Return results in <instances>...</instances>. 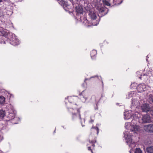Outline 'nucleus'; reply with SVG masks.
Listing matches in <instances>:
<instances>
[{
  "label": "nucleus",
  "instance_id": "obj_1",
  "mask_svg": "<svg viewBox=\"0 0 153 153\" xmlns=\"http://www.w3.org/2000/svg\"><path fill=\"white\" fill-rule=\"evenodd\" d=\"M124 118L126 120H128L130 118L132 119L131 122V128L130 132L125 131L123 132L124 137L126 140V142L129 147H132V145H134L135 142L132 139L131 133L133 132L134 133H138L141 130V128L137 125V120L139 119V115L140 114L137 112H134L133 110H130L128 111H126L124 113Z\"/></svg>",
  "mask_w": 153,
  "mask_h": 153
},
{
  "label": "nucleus",
  "instance_id": "obj_2",
  "mask_svg": "<svg viewBox=\"0 0 153 153\" xmlns=\"http://www.w3.org/2000/svg\"><path fill=\"white\" fill-rule=\"evenodd\" d=\"M97 9L99 12V14L94 11H90L89 15L91 20H94L97 17V16L100 18L106 15L108 11V10L103 5L99 4L97 7Z\"/></svg>",
  "mask_w": 153,
  "mask_h": 153
},
{
  "label": "nucleus",
  "instance_id": "obj_3",
  "mask_svg": "<svg viewBox=\"0 0 153 153\" xmlns=\"http://www.w3.org/2000/svg\"><path fill=\"white\" fill-rule=\"evenodd\" d=\"M76 19L77 20L82 22L83 25H86L88 23V21L85 15L86 13L83 11L81 7L76 6Z\"/></svg>",
  "mask_w": 153,
  "mask_h": 153
},
{
  "label": "nucleus",
  "instance_id": "obj_4",
  "mask_svg": "<svg viewBox=\"0 0 153 153\" xmlns=\"http://www.w3.org/2000/svg\"><path fill=\"white\" fill-rule=\"evenodd\" d=\"M7 42L14 46L18 45L19 44V42L18 39L16 38V37L14 34H13L12 35V38L11 40L8 39L7 40Z\"/></svg>",
  "mask_w": 153,
  "mask_h": 153
},
{
  "label": "nucleus",
  "instance_id": "obj_5",
  "mask_svg": "<svg viewBox=\"0 0 153 153\" xmlns=\"http://www.w3.org/2000/svg\"><path fill=\"white\" fill-rule=\"evenodd\" d=\"M152 74L150 72L149 73H146L145 74L143 73V74L139 76V78L141 79H143L146 82L149 81L150 79V76Z\"/></svg>",
  "mask_w": 153,
  "mask_h": 153
},
{
  "label": "nucleus",
  "instance_id": "obj_6",
  "mask_svg": "<svg viewBox=\"0 0 153 153\" xmlns=\"http://www.w3.org/2000/svg\"><path fill=\"white\" fill-rule=\"evenodd\" d=\"M150 87L148 85H146L144 84H141L137 87V89L140 92L149 90Z\"/></svg>",
  "mask_w": 153,
  "mask_h": 153
},
{
  "label": "nucleus",
  "instance_id": "obj_7",
  "mask_svg": "<svg viewBox=\"0 0 153 153\" xmlns=\"http://www.w3.org/2000/svg\"><path fill=\"white\" fill-rule=\"evenodd\" d=\"M141 120L142 122H140L139 118L137 120L139 123H149L151 121L150 117L149 115L147 114L143 116L141 118Z\"/></svg>",
  "mask_w": 153,
  "mask_h": 153
},
{
  "label": "nucleus",
  "instance_id": "obj_8",
  "mask_svg": "<svg viewBox=\"0 0 153 153\" xmlns=\"http://www.w3.org/2000/svg\"><path fill=\"white\" fill-rule=\"evenodd\" d=\"M57 1L59 4L62 6L65 10L66 11L68 10V7L69 6V5L68 4L67 2L63 0L58 1Z\"/></svg>",
  "mask_w": 153,
  "mask_h": 153
},
{
  "label": "nucleus",
  "instance_id": "obj_9",
  "mask_svg": "<svg viewBox=\"0 0 153 153\" xmlns=\"http://www.w3.org/2000/svg\"><path fill=\"white\" fill-rule=\"evenodd\" d=\"M142 112H147L151 110V108L149 105L148 104L144 103L141 106Z\"/></svg>",
  "mask_w": 153,
  "mask_h": 153
},
{
  "label": "nucleus",
  "instance_id": "obj_10",
  "mask_svg": "<svg viewBox=\"0 0 153 153\" xmlns=\"http://www.w3.org/2000/svg\"><path fill=\"white\" fill-rule=\"evenodd\" d=\"M140 105V102L139 100L135 99H132L131 102V109L137 107Z\"/></svg>",
  "mask_w": 153,
  "mask_h": 153
},
{
  "label": "nucleus",
  "instance_id": "obj_11",
  "mask_svg": "<svg viewBox=\"0 0 153 153\" xmlns=\"http://www.w3.org/2000/svg\"><path fill=\"white\" fill-rule=\"evenodd\" d=\"M144 129L146 131L149 132H153V124H150L145 126Z\"/></svg>",
  "mask_w": 153,
  "mask_h": 153
},
{
  "label": "nucleus",
  "instance_id": "obj_12",
  "mask_svg": "<svg viewBox=\"0 0 153 153\" xmlns=\"http://www.w3.org/2000/svg\"><path fill=\"white\" fill-rule=\"evenodd\" d=\"M104 5L107 6H111L116 5L114 3V0H102Z\"/></svg>",
  "mask_w": 153,
  "mask_h": 153
},
{
  "label": "nucleus",
  "instance_id": "obj_13",
  "mask_svg": "<svg viewBox=\"0 0 153 153\" xmlns=\"http://www.w3.org/2000/svg\"><path fill=\"white\" fill-rule=\"evenodd\" d=\"M7 117L8 118L9 120H11L13 119H17V117H15V114L14 111H13L12 113L10 112H7V114L6 115Z\"/></svg>",
  "mask_w": 153,
  "mask_h": 153
},
{
  "label": "nucleus",
  "instance_id": "obj_14",
  "mask_svg": "<svg viewBox=\"0 0 153 153\" xmlns=\"http://www.w3.org/2000/svg\"><path fill=\"white\" fill-rule=\"evenodd\" d=\"M80 108L79 109H77V114L75 113H74L73 112H72V119H75L76 118H79L80 120H81V117L80 115Z\"/></svg>",
  "mask_w": 153,
  "mask_h": 153
},
{
  "label": "nucleus",
  "instance_id": "obj_15",
  "mask_svg": "<svg viewBox=\"0 0 153 153\" xmlns=\"http://www.w3.org/2000/svg\"><path fill=\"white\" fill-rule=\"evenodd\" d=\"M6 114H7V112H10L12 113L13 111H14V109L13 106L10 104H8L7 106L6 107Z\"/></svg>",
  "mask_w": 153,
  "mask_h": 153
},
{
  "label": "nucleus",
  "instance_id": "obj_16",
  "mask_svg": "<svg viewBox=\"0 0 153 153\" xmlns=\"http://www.w3.org/2000/svg\"><path fill=\"white\" fill-rule=\"evenodd\" d=\"M6 114L5 111L2 110H0V120H2Z\"/></svg>",
  "mask_w": 153,
  "mask_h": 153
},
{
  "label": "nucleus",
  "instance_id": "obj_17",
  "mask_svg": "<svg viewBox=\"0 0 153 153\" xmlns=\"http://www.w3.org/2000/svg\"><path fill=\"white\" fill-rule=\"evenodd\" d=\"M97 54V51L96 50H94L91 51V52L90 55L91 56L92 59H95V56Z\"/></svg>",
  "mask_w": 153,
  "mask_h": 153
},
{
  "label": "nucleus",
  "instance_id": "obj_18",
  "mask_svg": "<svg viewBox=\"0 0 153 153\" xmlns=\"http://www.w3.org/2000/svg\"><path fill=\"white\" fill-rule=\"evenodd\" d=\"M146 151L148 153H153V146H150L146 148Z\"/></svg>",
  "mask_w": 153,
  "mask_h": 153
},
{
  "label": "nucleus",
  "instance_id": "obj_19",
  "mask_svg": "<svg viewBox=\"0 0 153 153\" xmlns=\"http://www.w3.org/2000/svg\"><path fill=\"white\" fill-rule=\"evenodd\" d=\"M5 100V98L3 96H0V105H1L4 103Z\"/></svg>",
  "mask_w": 153,
  "mask_h": 153
},
{
  "label": "nucleus",
  "instance_id": "obj_20",
  "mask_svg": "<svg viewBox=\"0 0 153 153\" xmlns=\"http://www.w3.org/2000/svg\"><path fill=\"white\" fill-rule=\"evenodd\" d=\"M4 38H5L4 37L0 35V43L5 44L7 43V41H4Z\"/></svg>",
  "mask_w": 153,
  "mask_h": 153
},
{
  "label": "nucleus",
  "instance_id": "obj_21",
  "mask_svg": "<svg viewBox=\"0 0 153 153\" xmlns=\"http://www.w3.org/2000/svg\"><path fill=\"white\" fill-rule=\"evenodd\" d=\"M135 92L134 91H132L130 93H129L128 94V98L131 97H132L135 96L136 95V94L135 93Z\"/></svg>",
  "mask_w": 153,
  "mask_h": 153
},
{
  "label": "nucleus",
  "instance_id": "obj_22",
  "mask_svg": "<svg viewBox=\"0 0 153 153\" xmlns=\"http://www.w3.org/2000/svg\"><path fill=\"white\" fill-rule=\"evenodd\" d=\"M89 143L91 144L92 147L94 148L95 146L94 143L96 142V140H89Z\"/></svg>",
  "mask_w": 153,
  "mask_h": 153
},
{
  "label": "nucleus",
  "instance_id": "obj_23",
  "mask_svg": "<svg viewBox=\"0 0 153 153\" xmlns=\"http://www.w3.org/2000/svg\"><path fill=\"white\" fill-rule=\"evenodd\" d=\"M84 90L82 91V92L80 93L79 94V96H80V98L82 100H83L82 99V98H83L85 99V101H84V102H85L86 98L84 97Z\"/></svg>",
  "mask_w": 153,
  "mask_h": 153
},
{
  "label": "nucleus",
  "instance_id": "obj_24",
  "mask_svg": "<svg viewBox=\"0 0 153 153\" xmlns=\"http://www.w3.org/2000/svg\"><path fill=\"white\" fill-rule=\"evenodd\" d=\"M5 13V12H4L3 10H0V18H3Z\"/></svg>",
  "mask_w": 153,
  "mask_h": 153
},
{
  "label": "nucleus",
  "instance_id": "obj_25",
  "mask_svg": "<svg viewBox=\"0 0 153 153\" xmlns=\"http://www.w3.org/2000/svg\"><path fill=\"white\" fill-rule=\"evenodd\" d=\"M134 153H142V151L140 148H137L134 151Z\"/></svg>",
  "mask_w": 153,
  "mask_h": 153
},
{
  "label": "nucleus",
  "instance_id": "obj_26",
  "mask_svg": "<svg viewBox=\"0 0 153 153\" xmlns=\"http://www.w3.org/2000/svg\"><path fill=\"white\" fill-rule=\"evenodd\" d=\"M149 101L150 103H153V95H149Z\"/></svg>",
  "mask_w": 153,
  "mask_h": 153
},
{
  "label": "nucleus",
  "instance_id": "obj_27",
  "mask_svg": "<svg viewBox=\"0 0 153 153\" xmlns=\"http://www.w3.org/2000/svg\"><path fill=\"white\" fill-rule=\"evenodd\" d=\"M92 129H94L97 131V134L98 135L99 132V129L97 127H92Z\"/></svg>",
  "mask_w": 153,
  "mask_h": 153
},
{
  "label": "nucleus",
  "instance_id": "obj_28",
  "mask_svg": "<svg viewBox=\"0 0 153 153\" xmlns=\"http://www.w3.org/2000/svg\"><path fill=\"white\" fill-rule=\"evenodd\" d=\"M114 1L115 4H116V5L119 4L122 2V1H121V2L120 3L119 0H114Z\"/></svg>",
  "mask_w": 153,
  "mask_h": 153
},
{
  "label": "nucleus",
  "instance_id": "obj_29",
  "mask_svg": "<svg viewBox=\"0 0 153 153\" xmlns=\"http://www.w3.org/2000/svg\"><path fill=\"white\" fill-rule=\"evenodd\" d=\"M68 101L72 103L73 102V98L71 97H68Z\"/></svg>",
  "mask_w": 153,
  "mask_h": 153
},
{
  "label": "nucleus",
  "instance_id": "obj_30",
  "mask_svg": "<svg viewBox=\"0 0 153 153\" xmlns=\"http://www.w3.org/2000/svg\"><path fill=\"white\" fill-rule=\"evenodd\" d=\"M142 71H137L136 72L137 74V76L138 78H139V76L143 74H142Z\"/></svg>",
  "mask_w": 153,
  "mask_h": 153
},
{
  "label": "nucleus",
  "instance_id": "obj_31",
  "mask_svg": "<svg viewBox=\"0 0 153 153\" xmlns=\"http://www.w3.org/2000/svg\"><path fill=\"white\" fill-rule=\"evenodd\" d=\"M136 83L135 82H134L133 83H131V85L130 86V88H131L135 87V85H136Z\"/></svg>",
  "mask_w": 153,
  "mask_h": 153
},
{
  "label": "nucleus",
  "instance_id": "obj_32",
  "mask_svg": "<svg viewBox=\"0 0 153 153\" xmlns=\"http://www.w3.org/2000/svg\"><path fill=\"white\" fill-rule=\"evenodd\" d=\"M96 76H92V77H90V79H88V78H85V80H84V82H85V81H86V80H88V79H91V78H94V77H96Z\"/></svg>",
  "mask_w": 153,
  "mask_h": 153
},
{
  "label": "nucleus",
  "instance_id": "obj_33",
  "mask_svg": "<svg viewBox=\"0 0 153 153\" xmlns=\"http://www.w3.org/2000/svg\"><path fill=\"white\" fill-rule=\"evenodd\" d=\"M88 149L89 150H90L91 151V153H93V151H92V150L91 149V146L88 147Z\"/></svg>",
  "mask_w": 153,
  "mask_h": 153
},
{
  "label": "nucleus",
  "instance_id": "obj_34",
  "mask_svg": "<svg viewBox=\"0 0 153 153\" xmlns=\"http://www.w3.org/2000/svg\"><path fill=\"white\" fill-rule=\"evenodd\" d=\"M91 121H90V122L92 123L93 122H94V120H92V117H91Z\"/></svg>",
  "mask_w": 153,
  "mask_h": 153
},
{
  "label": "nucleus",
  "instance_id": "obj_35",
  "mask_svg": "<svg viewBox=\"0 0 153 153\" xmlns=\"http://www.w3.org/2000/svg\"><path fill=\"white\" fill-rule=\"evenodd\" d=\"M98 102H97V103H96V106H97V108H95V110H98Z\"/></svg>",
  "mask_w": 153,
  "mask_h": 153
},
{
  "label": "nucleus",
  "instance_id": "obj_36",
  "mask_svg": "<svg viewBox=\"0 0 153 153\" xmlns=\"http://www.w3.org/2000/svg\"><path fill=\"white\" fill-rule=\"evenodd\" d=\"M97 23L96 24H92V25H97L99 23V22H98L97 21Z\"/></svg>",
  "mask_w": 153,
  "mask_h": 153
},
{
  "label": "nucleus",
  "instance_id": "obj_37",
  "mask_svg": "<svg viewBox=\"0 0 153 153\" xmlns=\"http://www.w3.org/2000/svg\"><path fill=\"white\" fill-rule=\"evenodd\" d=\"M74 110L73 108H71L70 109V110H69V111H73Z\"/></svg>",
  "mask_w": 153,
  "mask_h": 153
},
{
  "label": "nucleus",
  "instance_id": "obj_38",
  "mask_svg": "<svg viewBox=\"0 0 153 153\" xmlns=\"http://www.w3.org/2000/svg\"><path fill=\"white\" fill-rule=\"evenodd\" d=\"M102 88L103 89L104 87V84L102 81Z\"/></svg>",
  "mask_w": 153,
  "mask_h": 153
},
{
  "label": "nucleus",
  "instance_id": "obj_39",
  "mask_svg": "<svg viewBox=\"0 0 153 153\" xmlns=\"http://www.w3.org/2000/svg\"><path fill=\"white\" fill-rule=\"evenodd\" d=\"M149 57H148V55H147V56H146V60L147 62H148V58H149Z\"/></svg>",
  "mask_w": 153,
  "mask_h": 153
},
{
  "label": "nucleus",
  "instance_id": "obj_40",
  "mask_svg": "<svg viewBox=\"0 0 153 153\" xmlns=\"http://www.w3.org/2000/svg\"><path fill=\"white\" fill-rule=\"evenodd\" d=\"M128 125V123H126L125 124V127H126V126H127V125Z\"/></svg>",
  "mask_w": 153,
  "mask_h": 153
},
{
  "label": "nucleus",
  "instance_id": "obj_41",
  "mask_svg": "<svg viewBox=\"0 0 153 153\" xmlns=\"http://www.w3.org/2000/svg\"><path fill=\"white\" fill-rule=\"evenodd\" d=\"M9 96L10 97L12 95V94H9Z\"/></svg>",
  "mask_w": 153,
  "mask_h": 153
},
{
  "label": "nucleus",
  "instance_id": "obj_42",
  "mask_svg": "<svg viewBox=\"0 0 153 153\" xmlns=\"http://www.w3.org/2000/svg\"><path fill=\"white\" fill-rule=\"evenodd\" d=\"M3 1V0H0V2H2Z\"/></svg>",
  "mask_w": 153,
  "mask_h": 153
},
{
  "label": "nucleus",
  "instance_id": "obj_43",
  "mask_svg": "<svg viewBox=\"0 0 153 153\" xmlns=\"http://www.w3.org/2000/svg\"><path fill=\"white\" fill-rule=\"evenodd\" d=\"M81 124H82V127H83V126H84V125H82V123H81Z\"/></svg>",
  "mask_w": 153,
  "mask_h": 153
},
{
  "label": "nucleus",
  "instance_id": "obj_44",
  "mask_svg": "<svg viewBox=\"0 0 153 153\" xmlns=\"http://www.w3.org/2000/svg\"><path fill=\"white\" fill-rule=\"evenodd\" d=\"M84 84V83H83V84H82V86H83Z\"/></svg>",
  "mask_w": 153,
  "mask_h": 153
},
{
  "label": "nucleus",
  "instance_id": "obj_45",
  "mask_svg": "<svg viewBox=\"0 0 153 153\" xmlns=\"http://www.w3.org/2000/svg\"><path fill=\"white\" fill-rule=\"evenodd\" d=\"M3 1H6L7 0H3Z\"/></svg>",
  "mask_w": 153,
  "mask_h": 153
},
{
  "label": "nucleus",
  "instance_id": "obj_46",
  "mask_svg": "<svg viewBox=\"0 0 153 153\" xmlns=\"http://www.w3.org/2000/svg\"><path fill=\"white\" fill-rule=\"evenodd\" d=\"M55 132V130L54 131V132Z\"/></svg>",
  "mask_w": 153,
  "mask_h": 153
},
{
  "label": "nucleus",
  "instance_id": "obj_47",
  "mask_svg": "<svg viewBox=\"0 0 153 153\" xmlns=\"http://www.w3.org/2000/svg\"><path fill=\"white\" fill-rule=\"evenodd\" d=\"M2 140V139H1L0 140Z\"/></svg>",
  "mask_w": 153,
  "mask_h": 153
},
{
  "label": "nucleus",
  "instance_id": "obj_48",
  "mask_svg": "<svg viewBox=\"0 0 153 153\" xmlns=\"http://www.w3.org/2000/svg\"><path fill=\"white\" fill-rule=\"evenodd\" d=\"M130 153H131V152H130Z\"/></svg>",
  "mask_w": 153,
  "mask_h": 153
}]
</instances>
